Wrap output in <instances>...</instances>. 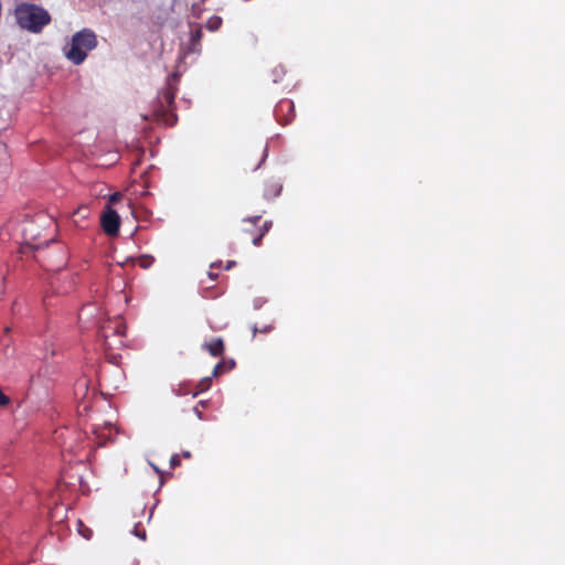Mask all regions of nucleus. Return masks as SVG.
<instances>
[{
	"label": "nucleus",
	"instance_id": "412c9836",
	"mask_svg": "<svg viewBox=\"0 0 565 565\" xmlns=\"http://www.w3.org/2000/svg\"><path fill=\"white\" fill-rule=\"evenodd\" d=\"M128 565H139V563H138V561L132 559V561H130V562H129V564H128Z\"/></svg>",
	"mask_w": 565,
	"mask_h": 565
},
{
	"label": "nucleus",
	"instance_id": "6ab92c4d",
	"mask_svg": "<svg viewBox=\"0 0 565 565\" xmlns=\"http://www.w3.org/2000/svg\"><path fill=\"white\" fill-rule=\"evenodd\" d=\"M227 365H228L227 369L231 370L235 366V362L232 360V361L227 362Z\"/></svg>",
	"mask_w": 565,
	"mask_h": 565
},
{
	"label": "nucleus",
	"instance_id": "20e7f679",
	"mask_svg": "<svg viewBox=\"0 0 565 565\" xmlns=\"http://www.w3.org/2000/svg\"><path fill=\"white\" fill-rule=\"evenodd\" d=\"M126 326L120 317L105 321L99 329V338L107 350L124 347Z\"/></svg>",
	"mask_w": 565,
	"mask_h": 565
},
{
	"label": "nucleus",
	"instance_id": "9d476101",
	"mask_svg": "<svg viewBox=\"0 0 565 565\" xmlns=\"http://www.w3.org/2000/svg\"><path fill=\"white\" fill-rule=\"evenodd\" d=\"M211 382H212L211 377H204L203 380H201L200 383L198 384L199 391L195 392L194 395H196L200 392L207 391L211 387Z\"/></svg>",
	"mask_w": 565,
	"mask_h": 565
},
{
	"label": "nucleus",
	"instance_id": "6e6552de",
	"mask_svg": "<svg viewBox=\"0 0 565 565\" xmlns=\"http://www.w3.org/2000/svg\"><path fill=\"white\" fill-rule=\"evenodd\" d=\"M281 184L275 180H270L265 184L264 189V196L266 199H273L280 194L281 192Z\"/></svg>",
	"mask_w": 565,
	"mask_h": 565
},
{
	"label": "nucleus",
	"instance_id": "1a4fd4ad",
	"mask_svg": "<svg viewBox=\"0 0 565 565\" xmlns=\"http://www.w3.org/2000/svg\"><path fill=\"white\" fill-rule=\"evenodd\" d=\"M284 109H288L289 111L294 110V103L289 99L280 100L276 107V114L282 111Z\"/></svg>",
	"mask_w": 565,
	"mask_h": 565
},
{
	"label": "nucleus",
	"instance_id": "a878e982",
	"mask_svg": "<svg viewBox=\"0 0 565 565\" xmlns=\"http://www.w3.org/2000/svg\"><path fill=\"white\" fill-rule=\"evenodd\" d=\"M263 160H265V156H263L262 160H259V164L263 163Z\"/></svg>",
	"mask_w": 565,
	"mask_h": 565
},
{
	"label": "nucleus",
	"instance_id": "0eeeda50",
	"mask_svg": "<svg viewBox=\"0 0 565 565\" xmlns=\"http://www.w3.org/2000/svg\"><path fill=\"white\" fill-rule=\"evenodd\" d=\"M202 349L207 351L212 356L218 358L224 353V342L221 338H216L210 342H204Z\"/></svg>",
	"mask_w": 565,
	"mask_h": 565
},
{
	"label": "nucleus",
	"instance_id": "f03ea898",
	"mask_svg": "<svg viewBox=\"0 0 565 565\" xmlns=\"http://www.w3.org/2000/svg\"><path fill=\"white\" fill-rule=\"evenodd\" d=\"M14 15L19 26L31 33L42 32L51 22V15L45 9L28 2L17 6Z\"/></svg>",
	"mask_w": 565,
	"mask_h": 565
},
{
	"label": "nucleus",
	"instance_id": "b1692460",
	"mask_svg": "<svg viewBox=\"0 0 565 565\" xmlns=\"http://www.w3.org/2000/svg\"><path fill=\"white\" fill-rule=\"evenodd\" d=\"M209 276L211 277V279H215L216 278V275H214L212 273H209Z\"/></svg>",
	"mask_w": 565,
	"mask_h": 565
},
{
	"label": "nucleus",
	"instance_id": "f8f14e48",
	"mask_svg": "<svg viewBox=\"0 0 565 565\" xmlns=\"http://www.w3.org/2000/svg\"><path fill=\"white\" fill-rule=\"evenodd\" d=\"M224 367H225V363L224 362L217 363L214 366V369H213L212 375L213 376H218L220 374H222L224 372Z\"/></svg>",
	"mask_w": 565,
	"mask_h": 565
},
{
	"label": "nucleus",
	"instance_id": "f3484780",
	"mask_svg": "<svg viewBox=\"0 0 565 565\" xmlns=\"http://www.w3.org/2000/svg\"><path fill=\"white\" fill-rule=\"evenodd\" d=\"M136 535H138L140 539L145 540L146 539V532L142 531L141 533L136 531Z\"/></svg>",
	"mask_w": 565,
	"mask_h": 565
},
{
	"label": "nucleus",
	"instance_id": "bb28decb",
	"mask_svg": "<svg viewBox=\"0 0 565 565\" xmlns=\"http://www.w3.org/2000/svg\"><path fill=\"white\" fill-rule=\"evenodd\" d=\"M263 160H265V156H263L262 160H259V164L263 163Z\"/></svg>",
	"mask_w": 565,
	"mask_h": 565
},
{
	"label": "nucleus",
	"instance_id": "5701e85b",
	"mask_svg": "<svg viewBox=\"0 0 565 565\" xmlns=\"http://www.w3.org/2000/svg\"><path fill=\"white\" fill-rule=\"evenodd\" d=\"M79 532H81V534H82L85 539H89V536H90V535H89V533H88V534H84V532H83V531H79Z\"/></svg>",
	"mask_w": 565,
	"mask_h": 565
},
{
	"label": "nucleus",
	"instance_id": "9b49d317",
	"mask_svg": "<svg viewBox=\"0 0 565 565\" xmlns=\"http://www.w3.org/2000/svg\"><path fill=\"white\" fill-rule=\"evenodd\" d=\"M139 266L142 267V268H148L151 266V264L153 263V258L150 257V256H142L140 259H139Z\"/></svg>",
	"mask_w": 565,
	"mask_h": 565
},
{
	"label": "nucleus",
	"instance_id": "a211bd4d",
	"mask_svg": "<svg viewBox=\"0 0 565 565\" xmlns=\"http://www.w3.org/2000/svg\"><path fill=\"white\" fill-rule=\"evenodd\" d=\"M182 457L185 458V459H189V458H191V452L190 451H183L182 452Z\"/></svg>",
	"mask_w": 565,
	"mask_h": 565
},
{
	"label": "nucleus",
	"instance_id": "dca6fc26",
	"mask_svg": "<svg viewBox=\"0 0 565 565\" xmlns=\"http://www.w3.org/2000/svg\"><path fill=\"white\" fill-rule=\"evenodd\" d=\"M201 36H202V32H201V30H196V31H195V33H194V35H193V40H200V39H201Z\"/></svg>",
	"mask_w": 565,
	"mask_h": 565
},
{
	"label": "nucleus",
	"instance_id": "39448f33",
	"mask_svg": "<svg viewBox=\"0 0 565 565\" xmlns=\"http://www.w3.org/2000/svg\"><path fill=\"white\" fill-rule=\"evenodd\" d=\"M260 216H254L252 218L246 220L250 224V228H245L243 233L248 235L252 239L253 245L259 246L262 244L263 237L268 233L271 227V222L265 221L263 225L257 226V223L260 221Z\"/></svg>",
	"mask_w": 565,
	"mask_h": 565
},
{
	"label": "nucleus",
	"instance_id": "aec40b11",
	"mask_svg": "<svg viewBox=\"0 0 565 565\" xmlns=\"http://www.w3.org/2000/svg\"><path fill=\"white\" fill-rule=\"evenodd\" d=\"M235 262H228L227 265H226V269H230L232 268V266H234Z\"/></svg>",
	"mask_w": 565,
	"mask_h": 565
},
{
	"label": "nucleus",
	"instance_id": "4468645a",
	"mask_svg": "<svg viewBox=\"0 0 565 565\" xmlns=\"http://www.w3.org/2000/svg\"><path fill=\"white\" fill-rule=\"evenodd\" d=\"M121 199V194L119 192H116V193H113L110 196H109V203L110 204H114V203H117L119 202Z\"/></svg>",
	"mask_w": 565,
	"mask_h": 565
},
{
	"label": "nucleus",
	"instance_id": "ddd939ff",
	"mask_svg": "<svg viewBox=\"0 0 565 565\" xmlns=\"http://www.w3.org/2000/svg\"><path fill=\"white\" fill-rule=\"evenodd\" d=\"M180 463H181L180 456L179 455H173L171 457V459H170V466L172 468H175V467L180 466Z\"/></svg>",
	"mask_w": 565,
	"mask_h": 565
},
{
	"label": "nucleus",
	"instance_id": "423d86ee",
	"mask_svg": "<svg viewBox=\"0 0 565 565\" xmlns=\"http://www.w3.org/2000/svg\"><path fill=\"white\" fill-rule=\"evenodd\" d=\"M100 224L107 235L116 236L120 227V217L114 209L107 206L100 216Z\"/></svg>",
	"mask_w": 565,
	"mask_h": 565
},
{
	"label": "nucleus",
	"instance_id": "2eb2a0df",
	"mask_svg": "<svg viewBox=\"0 0 565 565\" xmlns=\"http://www.w3.org/2000/svg\"><path fill=\"white\" fill-rule=\"evenodd\" d=\"M220 23H221V19H220V18H215V21H212V20H211V21L209 22V28H210L211 30H214V29H216V28H217V25H218Z\"/></svg>",
	"mask_w": 565,
	"mask_h": 565
},
{
	"label": "nucleus",
	"instance_id": "f257e3e1",
	"mask_svg": "<svg viewBox=\"0 0 565 565\" xmlns=\"http://www.w3.org/2000/svg\"><path fill=\"white\" fill-rule=\"evenodd\" d=\"M178 83L179 76L177 74L170 75L166 86L159 92L153 105V116L169 126H173L177 122L174 98L178 92Z\"/></svg>",
	"mask_w": 565,
	"mask_h": 565
},
{
	"label": "nucleus",
	"instance_id": "7ed1b4c3",
	"mask_svg": "<svg viewBox=\"0 0 565 565\" xmlns=\"http://www.w3.org/2000/svg\"><path fill=\"white\" fill-rule=\"evenodd\" d=\"M96 45L95 33L89 29H83L73 35L70 46L65 47V56L75 65H79Z\"/></svg>",
	"mask_w": 565,
	"mask_h": 565
},
{
	"label": "nucleus",
	"instance_id": "393cba45",
	"mask_svg": "<svg viewBox=\"0 0 565 565\" xmlns=\"http://www.w3.org/2000/svg\"><path fill=\"white\" fill-rule=\"evenodd\" d=\"M87 533L90 534V531L88 529H85L84 534H87Z\"/></svg>",
	"mask_w": 565,
	"mask_h": 565
},
{
	"label": "nucleus",
	"instance_id": "4be33fe9",
	"mask_svg": "<svg viewBox=\"0 0 565 565\" xmlns=\"http://www.w3.org/2000/svg\"><path fill=\"white\" fill-rule=\"evenodd\" d=\"M270 329H271V327H265V328H263L262 332H268V331H270Z\"/></svg>",
	"mask_w": 565,
	"mask_h": 565
}]
</instances>
